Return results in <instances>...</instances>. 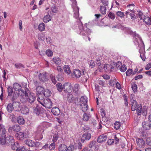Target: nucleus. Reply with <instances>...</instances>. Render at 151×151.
Listing matches in <instances>:
<instances>
[{
  "label": "nucleus",
  "instance_id": "e2e57ef3",
  "mask_svg": "<svg viewBox=\"0 0 151 151\" xmlns=\"http://www.w3.org/2000/svg\"><path fill=\"white\" fill-rule=\"evenodd\" d=\"M146 143L148 145H151V137H148L147 138Z\"/></svg>",
  "mask_w": 151,
  "mask_h": 151
},
{
  "label": "nucleus",
  "instance_id": "c9c22d12",
  "mask_svg": "<svg viewBox=\"0 0 151 151\" xmlns=\"http://www.w3.org/2000/svg\"><path fill=\"white\" fill-rule=\"evenodd\" d=\"M142 109V106L141 104L138 105L136 108L137 114L138 115H140L141 114Z\"/></svg>",
  "mask_w": 151,
  "mask_h": 151
},
{
  "label": "nucleus",
  "instance_id": "2f4dec72",
  "mask_svg": "<svg viewBox=\"0 0 151 151\" xmlns=\"http://www.w3.org/2000/svg\"><path fill=\"white\" fill-rule=\"evenodd\" d=\"M14 109L13 104L11 103H9L6 107V109L8 112H12Z\"/></svg>",
  "mask_w": 151,
  "mask_h": 151
},
{
  "label": "nucleus",
  "instance_id": "69168bd1",
  "mask_svg": "<svg viewBox=\"0 0 151 151\" xmlns=\"http://www.w3.org/2000/svg\"><path fill=\"white\" fill-rule=\"evenodd\" d=\"M96 142L94 141H92L90 142L89 145V147L90 148H91L95 144Z\"/></svg>",
  "mask_w": 151,
  "mask_h": 151
},
{
  "label": "nucleus",
  "instance_id": "4be33fe9",
  "mask_svg": "<svg viewBox=\"0 0 151 151\" xmlns=\"http://www.w3.org/2000/svg\"><path fill=\"white\" fill-rule=\"evenodd\" d=\"M17 122L20 125H23L25 123V121L22 116H19L17 117Z\"/></svg>",
  "mask_w": 151,
  "mask_h": 151
},
{
  "label": "nucleus",
  "instance_id": "6ab92c4d",
  "mask_svg": "<svg viewBox=\"0 0 151 151\" xmlns=\"http://www.w3.org/2000/svg\"><path fill=\"white\" fill-rule=\"evenodd\" d=\"M142 19L147 24L150 25L151 24V18L149 17H146L145 16H143Z\"/></svg>",
  "mask_w": 151,
  "mask_h": 151
},
{
  "label": "nucleus",
  "instance_id": "864d4df0",
  "mask_svg": "<svg viewBox=\"0 0 151 151\" xmlns=\"http://www.w3.org/2000/svg\"><path fill=\"white\" fill-rule=\"evenodd\" d=\"M16 151H27V149L24 147H21L18 148Z\"/></svg>",
  "mask_w": 151,
  "mask_h": 151
},
{
  "label": "nucleus",
  "instance_id": "3c124183",
  "mask_svg": "<svg viewBox=\"0 0 151 151\" xmlns=\"http://www.w3.org/2000/svg\"><path fill=\"white\" fill-rule=\"evenodd\" d=\"M14 66H15V67L17 68H19V69L21 68H24V65H22V64L20 63H16L15 64Z\"/></svg>",
  "mask_w": 151,
  "mask_h": 151
},
{
  "label": "nucleus",
  "instance_id": "f3484780",
  "mask_svg": "<svg viewBox=\"0 0 151 151\" xmlns=\"http://www.w3.org/2000/svg\"><path fill=\"white\" fill-rule=\"evenodd\" d=\"M74 11V17L76 18H78L79 16V8L78 7L77 5L76 6H72Z\"/></svg>",
  "mask_w": 151,
  "mask_h": 151
},
{
  "label": "nucleus",
  "instance_id": "412c9836",
  "mask_svg": "<svg viewBox=\"0 0 151 151\" xmlns=\"http://www.w3.org/2000/svg\"><path fill=\"white\" fill-rule=\"evenodd\" d=\"M77 105L79 106V108L84 112H86L88 110V106L87 104H81L80 105Z\"/></svg>",
  "mask_w": 151,
  "mask_h": 151
},
{
  "label": "nucleus",
  "instance_id": "7c9ffc66",
  "mask_svg": "<svg viewBox=\"0 0 151 151\" xmlns=\"http://www.w3.org/2000/svg\"><path fill=\"white\" fill-rule=\"evenodd\" d=\"M51 19V16L47 14L43 18V22L45 23H47L50 21Z\"/></svg>",
  "mask_w": 151,
  "mask_h": 151
},
{
  "label": "nucleus",
  "instance_id": "58836bf2",
  "mask_svg": "<svg viewBox=\"0 0 151 151\" xmlns=\"http://www.w3.org/2000/svg\"><path fill=\"white\" fill-rule=\"evenodd\" d=\"M56 86L57 89L59 91H61L63 89H64L63 85H62L61 83L57 84L56 85Z\"/></svg>",
  "mask_w": 151,
  "mask_h": 151
},
{
  "label": "nucleus",
  "instance_id": "f257e3e1",
  "mask_svg": "<svg viewBox=\"0 0 151 151\" xmlns=\"http://www.w3.org/2000/svg\"><path fill=\"white\" fill-rule=\"evenodd\" d=\"M13 88L16 91H17V94L19 96H20L21 98V100L24 102V99L26 96L27 93L29 91V89H26L25 91H24V90L23 89H22V86L18 83H16L13 85Z\"/></svg>",
  "mask_w": 151,
  "mask_h": 151
},
{
  "label": "nucleus",
  "instance_id": "6e6552de",
  "mask_svg": "<svg viewBox=\"0 0 151 151\" xmlns=\"http://www.w3.org/2000/svg\"><path fill=\"white\" fill-rule=\"evenodd\" d=\"M88 101L87 98L86 96H83L81 97L80 101L78 103L75 102V103L76 105H80L81 104H87Z\"/></svg>",
  "mask_w": 151,
  "mask_h": 151
},
{
  "label": "nucleus",
  "instance_id": "5701e85b",
  "mask_svg": "<svg viewBox=\"0 0 151 151\" xmlns=\"http://www.w3.org/2000/svg\"><path fill=\"white\" fill-rule=\"evenodd\" d=\"M73 74L77 78H79L81 75V71L78 69H76L74 70Z\"/></svg>",
  "mask_w": 151,
  "mask_h": 151
},
{
  "label": "nucleus",
  "instance_id": "ddd939ff",
  "mask_svg": "<svg viewBox=\"0 0 151 151\" xmlns=\"http://www.w3.org/2000/svg\"><path fill=\"white\" fill-rule=\"evenodd\" d=\"M143 128L146 130H149L151 128V124L149 122H144L142 123Z\"/></svg>",
  "mask_w": 151,
  "mask_h": 151
},
{
  "label": "nucleus",
  "instance_id": "a878e982",
  "mask_svg": "<svg viewBox=\"0 0 151 151\" xmlns=\"http://www.w3.org/2000/svg\"><path fill=\"white\" fill-rule=\"evenodd\" d=\"M6 131L4 125L0 124V132L1 135H5Z\"/></svg>",
  "mask_w": 151,
  "mask_h": 151
},
{
  "label": "nucleus",
  "instance_id": "49530a36",
  "mask_svg": "<svg viewBox=\"0 0 151 151\" xmlns=\"http://www.w3.org/2000/svg\"><path fill=\"white\" fill-rule=\"evenodd\" d=\"M74 146L73 145H71L68 147L66 146L65 151H73L74 150Z\"/></svg>",
  "mask_w": 151,
  "mask_h": 151
},
{
  "label": "nucleus",
  "instance_id": "2eb2a0df",
  "mask_svg": "<svg viewBox=\"0 0 151 151\" xmlns=\"http://www.w3.org/2000/svg\"><path fill=\"white\" fill-rule=\"evenodd\" d=\"M26 144L31 147H34L36 145L35 143L30 139H27L25 141Z\"/></svg>",
  "mask_w": 151,
  "mask_h": 151
},
{
  "label": "nucleus",
  "instance_id": "bf43d9fd",
  "mask_svg": "<svg viewBox=\"0 0 151 151\" xmlns=\"http://www.w3.org/2000/svg\"><path fill=\"white\" fill-rule=\"evenodd\" d=\"M98 83L99 84L102 86L105 87V83L102 81L101 80H99L98 81Z\"/></svg>",
  "mask_w": 151,
  "mask_h": 151
},
{
  "label": "nucleus",
  "instance_id": "c03bdc74",
  "mask_svg": "<svg viewBox=\"0 0 151 151\" xmlns=\"http://www.w3.org/2000/svg\"><path fill=\"white\" fill-rule=\"evenodd\" d=\"M134 6L135 5L134 4H129L127 6V7L129 8V10H130V12H133V10L134 8Z\"/></svg>",
  "mask_w": 151,
  "mask_h": 151
},
{
  "label": "nucleus",
  "instance_id": "20e7f679",
  "mask_svg": "<svg viewBox=\"0 0 151 151\" xmlns=\"http://www.w3.org/2000/svg\"><path fill=\"white\" fill-rule=\"evenodd\" d=\"M64 90L66 92L70 93L72 91L73 86L71 83H65L63 84Z\"/></svg>",
  "mask_w": 151,
  "mask_h": 151
},
{
  "label": "nucleus",
  "instance_id": "9b49d317",
  "mask_svg": "<svg viewBox=\"0 0 151 151\" xmlns=\"http://www.w3.org/2000/svg\"><path fill=\"white\" fill-rule=\"evenodd\" d=\"M73 91L75 93V95H78L80 94V85L78 83L74 85L73 88Z\"/></svg>",
  "mask_w": 151,
  "mask_h": 151
},
{
  "label": "nucleus",
  "instance_id": "1a4fd4ad",
  "mask_svg": "<svg viewBox=\"0 0 151 151\" xmlns=\"http://www.w3.org/2000/svg\"><path fill=\"white\" fill-rule=\"evenodd\" d=\"M36 90L38 98H39V96H40V98H41V97H42L41 95L43 94L44 90V88L41 86H38L36 87Z\"/></svg>",
  "mask_w": 151,
  "mask_h": 151
},
{
  "label": "nucleus",
  "instance_id": "79ce46f5",
  "mask_svg": "<svg viewBox=\"0 0 151 151\" xmlns=\"http://www.w3.org/2000/svg\"><path fill=\"white\" fill-rule=\"evenodd\" d=\"M121 126V124L120 122H116L114 123V127L117 130L119 129Z\"/></svg>",
  "mask_w": 151,
  "mask_h": 151
},
{
  "label": "nucleus",
  "instance_id": "4c0bfd02",
  "mask_svg": "<svg viewBox=\"0 0 151 151\" xmlns=\"http://www.w3.org/2000/svg\"><path fill=\"white\" fill-rule=\"evenodd\" d=\"M78 27L79 30H81V33L82 32H83V30L84 29L83 28V24L79 20L78 22Z\"/></svg>",
  "mask_w": 151,
  "mask_h": 151
},
{
  "label": "nucleus",
  "instance_id": "dca6fc26",
  "mask_svg": "<svg viewBox=\"0 0 151 151\" xmlns=\"http://www.w3.org/2000/svg\"><path fill=\"white\" fill-rule=\"evenodd\" d=\"M15 136L17 139L20 140H22L26 136L25 135L24 133L22 132L17 133Z\"/></svg>",
  "mask_w": 151,
  "mask_h": 151
},
{
  "label": "nucleus",
  "instance_id": "a18cd8bd",
  "mask_svg": "<svg viewBox=\"0 0 151 151\" xmlns=\"http://www.w3.org/2000/svg\"><path fill=\"white\" fill-rule=\"evenodd\" d=\"M52 12L54 13H56L58 11V8L54 5H53L51 7Z\"/></svg>",
  "mask_w": 151,
  "mask_h": 151
},
{
  "label": "nucleus",
  "instance_id": "0e129e2a",
  "mask_svg": "<svg viewBox=\"0 0 151 151\" xmlns=\"http://www.w3.org/2000/svg\"><path fill=\"white\" fill-rule=\"evenodd\" d=\"M16 99L17 96H16V95L13 94V96L12 97V99H11L13 103H16L17 102V101L15 100Z\"/></svg>",
  "mask_w": 151,
  "mask_h": 151
},
{
  "label": "nucleus",
  "instance_id": "6e6d98bb",
  "mask_svg": "<svg viewBox=\"0 0 151 151\" xmlns=\"http://www.w3.org/2000/svg\"><path fill=\"white\" fill-rule=\"evenodd\" d=\"M132 88L133 91L135 92L137 91V86L136 84L134 83L132 85Z\"/></svg>",
  "mask_w": 151,
  "mask_h": 151
},
{
  "label": "nucleus",
  "instance_id": "052dcab7",
  "mask_svg": "<svg viewBox=\"0 0 151 151\" xmlns=\"http://www.w3.org/2000/svg\"><path fill=\"white\" fill-rule=\"evenodd\" d=\"M33 82L35 86L37 87L39 86L40 84L39 81L35 79L33 80Z\"/></svg>",
  "mask_w": 151,
  "mask_h": 151
},
{
  "label": "nucleus",
  "instance_id": "7ed1b4c3",
  "mask_svg": "<svg viewBox=\"0 0 151 151\" xmlns=\"http://www.w3.org/2000/svg\"><path fill=\"white\" fill-rule=\"evenodd\" d=\"M29 92L27 93L26 96L24 98V102L22 101L20 99L21 101L23 103L25 102H29L30 104L33 103L35 101L36 98L35 95L34 93H30L29 90Z\"/></svg>",
  "mask_w": 151,
  "mask_h": 151
},
{
  "label": "nucleus",
  "instance_id": "4d7b16f0",
  "mask_svg": "<svg viewBox=\"0 0 151 151\" xmlns=\"http://www.w3.org/2000/svg\"><path fill=\"white\" fill-rule=\"evenodd\" d=\"M133 73L132 70L130 69H128L126 73V75L127 76H129L130 74Z\"/></svg>",
  "mask_w": 151,
  "mask_h": 151
},
{
  "label": "nucleus",
  "instance_id": "a211bd4d",
  "mask_svg": "<svg viewBox=\"0 0 151 151\" xmlns=\"http://www.w3.org/2000/svg\"><path fill=\"white\" fill-rule=\"evenodd\" d=\"M138 105L136 101L134 100H132L131 102L132 110V111H134L136 110Z\"/></svg>",
  "mask_w": 151,
  "mask_h": 151
},
{
  "label": "nucleus",
  "instance_id": "f03ea898",
  "mask_svg": "<svg viewBox=\"0 0 151 151\" xmlns=\"http://www.w3.org/2000/svg\"><path fill=\"white\" fill-rule=\"evenodd\" d=\"M37 100L40 104L46 108L50 109L52 107V102L49 99H44L42 97L41 98L40 96H39V98H37Z\"/></svg>",
  "mask_w": 151,
  "mask_h": 151
},
{
  "label": "nucleus",
  "instance_id": "774afa93",
  "mask_svg": "<svg viewBox=\"0 0 151 151\" xmlns=\"http://www.w3.org/2000/svg\"><path fill=\"white\" fill-rule=\"evenodd\" d=\"M145 69L146 70H148L151 68V63H149L145 66Z\"/></svg>",
  "mask_w": 151,
  "mask_h": 151
},
{
  "label": "nucleus",
  "instance_id": "c85d7f7f",
  "mask_svg": "<svg viewBox=\"0 0 151 151\" xmlns=\"http://www.w3.org/2000/svg\"><path fill=\"white\" fill-rule=\"evenodd\" d=\"M67 97V101L69 103L72 102L74 100V98L73 95L70 93L68 94Z\"/></svg>",
  "mask_w": 151,
  "mask_h": 151
},
{
  "label": "nucleus",
  "instance_id": "0eeeda50",
  "mask_svg": "<svg viewBox=\"0 0 151 151\" xmlns=\"http://www.w3.org/2000/svg\"><path fill=\"white\" fill-rule=\"evenodd\" d=\"M38 78L40 81L42 82H45L48 80V78L45 73H40L38 75Z\"/></svg>",
  "mask_w": 151,
  "mask_h": 151
},
{
  "label": "nucleus",
  "instance_id": "680f3d73",
  "mask_svg": "<svg viewBox=\"0 0 151 151\" xmlns=\"http://www.w3.org/2000/svg\"><path fill=\"white\" fill-rule=\"evenodd\" d=\"M101 2L103 5L106 6H107L108 4V2L107 0H101Z\"/></svg>",
  "mask_w": 151,
  "mask_h": 151
},
{
  "label": "nucleus",
  "instance_id": "5fc2aeb1",
  "mask_svg": "<svg viewBox=\"0 0 151 151\" xmlns=\"http://www.w3.org/2000/svg\"><path fill=\"white\" fill-rule=\"evenodd\" d=\"M108 16L111 19H114L115 18V15L114 14L112 13L111 12H110L108 15Z\"/></svg>",
  "mask_w": 151,
  "mask_h": 151
},
{
  "label": "nucleus",
  "instance_id": "393cba45",
  "mask_svg": "<svg viewBox=\"0 0 151 151\" xmlns=\"http://www.w3.org/2000/svg\"><path fill=\"white\" fill-rule=\"evenodd\" d=\"M52 94L50 91L48 89H44L42 95L46 97H49L51 96Z\"/></svg>",
  "mask_w": 151,
  "mask_h": 151
},
{
  "label": "nucleus",
  "instance_id": "338daca9",
  "mask_svg": "<svg viewBox=\"0 0 151 151\" xmlns=\"http://www.w3.org/2000/svg\"><path fill=\"white\" fill-rule=\"evenodd\" d=\"M58 138V136L56 134H55L53 137V141L55 142L56 141Z\"/></svg>",
  "mask_w": 151,
  "mask_h": 151
},
{
  "label": "nucleus",
  "instance_id": "8fccbe9b",
  "mask_svg": "<svg viewBox=\"0 0 151 151\" xmlns=\"http://www.w3.org/2000/svg\"><path fill=\"white\" fill-rule=\"evenodd\" d=\"M46 53L49 57H51L52 55V52L50 50H47L46 52Z\"/></svg>",
  "mask_w": 151,
  "mask_h": 151
},
{
  "label": "nucleus",
  "instance_id": "a19ab883",
  "mask_svg": "<svg viewBox=\"0 0 151 151\" xmlns=\"http://www.w3.org/2000/svg\"><path fill=\"white\" fill-rule=\"evenodd\" d=\"M106 8L104 6H100V12L102 14H105L106 13Z\"/></svg>",
  "mask_w": 151,
  "mask_h": 151
},
{
  "label": "nucleus",
  "instance_id": "13d9d810",
  "mask_svg": "<svg viewBox=\"0 0 151 151\" xmlns=\"http://www.w3.org/2000/svg\"><path fill=\"white\" fill-rule=\"evenodd\" d=\"M114 142V140L113 139H110L108 140L107 142V144L109 145H112Z\"/></svg>",
  "mask_w": 151,
  "mask_h": 151
},
{
  "label": "nucleus",
  "instance_id": "473e14b6",
  "mask_svg": "<svg viewBox=\"0 0 151 151\" xmlns=\"http://www.w3.org/2000/svg\"><path fill=\"white\" fill-rule=\"evenodd\" d=\"M90 116L89 114H87L86 113L84 112L83 114V119L85 121H87L89 120Z\"/></svg>",
  "mask_w": 151,
  "mask_h": 151
},
{
  "label": "nucleus",
  "instance_id": "72a5a7b5",
  "mask_svg": "<svg viewBox=\"0 0 151 151\" xmlns=\"http://www.w3.org/2000/svg\"><path fill=\"white\" fill-rule=\"evenodd\" d=\"M66 145L64 144H60L58 147L59 151H65Z\"/></svg>",
  "mask_w": 151,
  "mask_h": 151
},
{
  "label": "nucleus",
  "instance_id": "9d476101",
  "mask_svg": "<svg viewBox=\"0 0 151 151\" xmlns=\"http://www.w3.org/2000/svg\"><path fill=\"white\" fill-rule=\"evenodd\" d=\"M136 141L137 145L140 148H142L144 147L145 145V142L142 139H137Z\"/></svg>",
  "mask_w": 151,
  "mask_h": 151
},
{
  "label": "nucleus",
  "instance_id": "09e8293b",
  "mask_svg": "<svg viewBox=\"0 0 151 151\" xmlns=\"http://www.w3.org/2000/svg\"><path fill=\"white\" fill-rule=\"evenodd\" d=\"M116 14L118 16L120 17L121 18L125 16L124 13L120 11H118L117 12Z\"/></svg>",
  "mask_w": 151,
  "mask_h": 151
},
{
  "label": "nucleus",
  "instance_id": "603ef678",
  "mask_svg": "<svg viewBox=\"0 0 151 151\" xmlns=\"http://www.w3.org/2000/svg\"><path fill=\"white\" fill-rule=\"evenodd\" d=\"M55 142H53V143L49 145V150H53L55 149Z\"/></svg>",
  "mask_w": 151,
  "mask_h": 151
},
{
  "label": "nucleus",
  "instance_id": "e433bc0d",
  "mask_svg": "<svg viewBox=\"0 0 151 151\" xmlns=\"http://www.w3.org/2000/svg\"><path fill=\"white\" fill-rule=\"evenodd\" d=\"M45 27V24L43 23H41L38 26V29L40 31H42L44 30Z\"/></svg>",
  "mask_w": 151,
  "mask_h": 151
},
{
  "label": "nucleus",
  "instance_id": "423d86ee",
  "mask_svg": "<svg viewBox=\"0 0 151 151\" xmlns=\"http://www.w3.org/2000/svg\"><path fill=\"white\" fill-rule=\"evenodd\" d=\"M91 137V134L90 133L86 132L83 135L81 139V141L83 142L86 140L90 139Z\"/></svg>",
  "mask_w": 151,
  "mask_h": 151
},
{
  "label": "nucleus",
  "instance_id": "cd10ccee",
  "mask_svg": "<svg viewBox=\"0 0 151 151\" xmlns=\"http://www.w3.org/2000/svg\"><path fill=\"white\" fill-rule=\"evenodd\" d=\"M87 24V23H86L85 25V26L86 27V29H85V28H84L83 32H82V34H81V35H85L86 33L87 35H89L91 32V31L90 30L87 28V27L86 26Z\"/></svg>",
  "mask_w": 151,
  "mask_h": 151
},
{
  "label": "nucleus",
  "instance_id": "f8f14e48",
  "mask_svg": "<svg viewBox=\"0 0 151 151\" xmlns=\"http://www.w3.org/2000/svg\"><path fill=\"white\" fill-rule=\"evenodd\" d=\"M107 138V136L106 135L102 134L98 137L97 141L98 142L101 143L106 141Z\"/></svg>",
  "mask_w": 151,
  "mask_h": 151
},
{
  "label": "nucleus",
  "instance_id": "aec40b11",
  "mask_svg": "<svg viewBox=\"0 0 151 151\" xmlns=\"http://www.w3.org/2000/svg\"><path fill=\"white\" fill-rule=\"evenodd\" d=\"M51 111L52 113L55 115L58 116L60 114V111L59 109L57 107H55L53 108Z\"/></svg>",
  "mask_w": 151,
  "mask_h": 151
},
{
  "label": "nucleus",
  "instance_id": "bb28decb",
  "mask_svg": "<svg viewBox=\"0 0 151 151\" xmlns=\"http://www.w3.org/2000/svg\"><path fill=\"white\" fill-rule=\"evenodd\" d=\"M6 135H1V136L0 138V141L2 145H4L6 142Z\"/></svg>",
  "mask_w": 151,
  "mask_h": 151
},
{
  "label": "nucleus",
  "instance_id": "c756f323",
  "mask_svg": "<svg viewBox=\"0 0 151 151\" xmlns=\"http://www.w3.org/2000/svg\"><path fill=\"white\" fill-rule=\"evenodd\" d=\"M52 60L56 65H60L61 63V59L55 57L53 58Z\"/></svg>",
  "mask_w": 151,
  "mask_h": 151
},
{
  "label": "nucleus",
  "instance_id": "37998d69",
  "mask_svg": "<svg viewBox=\"0 0 151 151\" xmlns=\"http://www.w3.org/2000/svg\"><path fill=\"white\" fill-rule=\"evenodd\" d=\"M33 112L37 115H39L42 113L41 110L37 108L34 107L33 108Z\"/></svg>",
  "mask_w": 151,
  "mask_h": 151
},
{
  "label": "nucleus",
  "instance_id": "f704fd0d",
  "mask_svg": "<svg viewBox=\"0 0 151 151\" xmlns=\"http://www.w3.org/2000/svg\"><path fill=\"white\" fill-rule=\"evenodd\" d=\"M64 70L67 74L70 73V70L69 67L68 65H65L63 68Z\"/></svg>",
  "mask_w": 151,
  "mask_h": 151
},
{
  "label": "nucleus",
  "instance_id": "b1692460",
  "mask_svg": "<svg viewBox=\"0 0 151 151\" xmlns=\"http://www.w3.org/2000/svg\"><path fill=\"white\" fill-rule=\"evenodd\" d=\"M6 140V142L11 144V145H12L14 143L13 137L12 136H11L7 137Z\"/></svg>",
  "mask_w": 151,
  "mask_h": 151
},
{
  "label": "nucleus",
  "instance_id": "de8ad7c7",
  "mask_svg": "<svg viewBox=\"0 0 151 151\" xmlns=\"http://www.w3.org/2000/svg\"><path fill=\"white\" fill-rule=\"evenodd\" d=\"M119 69L121 72H124L126 71L127 68L125 65L123 64L122 65V66Z\"/></svg>",
  "mask_w": 151,
  "mask_h": 151
},
{
  "label": "nucleus",
  "instance_id": "ea45409f",
  "mask_svg": "<svg viewBox=\"0 0 151 151\" xmlns=\"http://www.w3.org/2000/svg\"><path fill=\"white\" fill-rule=\"evenodd\" d=\"M13 92V88L11 86H9L7 88V92L8 96H11Z\"/></svg>",
  "mask_w": 151,
  "mask_h": 151
},
{
  "label": "nucleus",
  "instance_id": "39448f33",
  "mask_svg": "<svg viewBox=\"0 0 151 151\" xmlns=\"http://www.w3.org/2000/svg\"><path fill=\"white\" fill-rule=\"evenodd\" d=\"M20 130V126L17 124L14 125L12 127H10L8 130V132L10 133H13V132H18Z\"/></svg>",
  "mask_w": 151,
  "mask_h": 151
},
{
  "label": "nucleus",
  "instance_id": "4468645a",
  "mask_svg": "<svg viewBox=\"0 0 151 151\" xmlns=\"http://www.w3.org/2000/svg\"><path fill=\"white\" fill-rule=\"evenodd\" d=\"M137 37H138V39H137L136 38V39L137 40H136L137 42L138 43V46L140 48V49H142V48H143L144 46V43L142 41V39L141 37H139V35H137Z\"/></svg>",
  "mask_w": 151,
  "mask_h": 151
}]
</instances>
